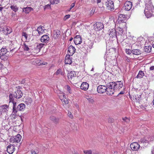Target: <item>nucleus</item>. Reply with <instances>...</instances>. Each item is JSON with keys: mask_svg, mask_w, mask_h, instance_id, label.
<instances>
[{"mask_svg": "<svg viewBox=\"0 0 154 154\" xmlns=\"http://www.w3.org/2000/svg\"><path fill=\"white\" fill-rule=\"evenodd\" d=\"M144 13L146 17L149 18L154 15V7L151 0H146Z\"/></svg>", "mask_w": 154, "mask_h": 154, "instance_id": "1", "label": "nucleus"}, {"mask_svg": "<svg viewBox=\"0 0 154 154\" xmlns=\"http://www.w3.org/2000/svg\"><path fill=\"white\" fill-rule=\"evenodd\" d=\"M109 84V83H108L106 86L100 85L98 86L97 88V92L99 93L102 94L106 91L107 94L109 95L113 94V90L110 88Z\"/></svg>", "mask_w": 154, "mask_h": 154, "instance_id": "2", "label": "nucleus"}, {"mask_svg": "<svg viewBox=\"0 0 154 154\" xmlns=\"http://www.w3.org/2000/svg\"><path fill=\"white\" fill-rule=\"evenodd\" d=\"M109 83L110 88L113 90V94L116 91H119L123 86V82L122 81L110 82Z\"/></svg>", "mask_w": 154, "mask_h": 154, "instance_id": "3", "label": "nucleus"}, {"mask_svg": "<svg viewBox=\"0 0 154 154\" xmlns=\"http://www.w3.org/2000/svg\"><path fill=\"white\" fill-rule=\"evenodd\" d=\"M9 103H12L13 104V110L12 114V116H14V117L16 116V114L17 112V105L16 102L14 101V98L13 97V94H10L9 95Z\"/></svg>", "mask_w": 154, "mask_h": 154, "instance_id": "4", "label": "nucleus"}, {"mask_svg": "<svg viewBox=\"0 0 154 154\" xmlns=\"http://www.w3.org/2000/svg\"><path fill=\"white\" fill-rule=\"evenodd\" d=\"M127 17V15L122 14H119L118 17L117 22L120 24H120H122V27H124L126 26Z\"/></svg>", "mask_w": 154, "mask_h": 154, "instance_id": "5", "label": "nucleus"}, {"mask_svg": "<svg viewBox=\"0 0 154 154\" xmlns=\"http://www.w3.org/2000/svg\"><path fill=\"white\" fill-rule=\"evenodd\" d=\"M7 51L5 47L2 48L0 50V58L4 60H7L8 57V56L5 55V54Z\"/></svg>", "mask_w": 154, "mask_h": 154, "instance_id": "6", "label": "nucleus"}, {"mask_svg": "<svg viewBox=\"0 0 154 154\" xmlns=\"http://www.w3.org/2000/svg\"><path fill=\"white\" fill-rule=\"evenodd\" d=\"M105 5L108 10L112 11L114 9V3L113 1L111 0H107L106 2Z\"/></svg>", "mask_w": 154, "mask_h": 154, "instance_id": "7", "label": "nucleus"}, {"mask_svg": "<svg viewBox=\"0 0 154 154\" xmlns=\"http://www.w3.org/2000/svg\"><path fill=\"white\" fill-rule=\"evenodd\" d=\"M104 26L102 23L97 22L94 25V28L96 31H99L103 28Z\"/></svg>", "mask_w": 154, "mask_h": 154, "instance_id": "8", "label": "nucleus"}, {"mask_svg": "<svg viewBox=\"0 0 154 154\" xmlns=\"http://www.w3.org/2000/svg\"><path fill=\"white\" fill-rule=\"evenodd\" d=\"M8 109V106L4 105L0 107V113L1 115L6 113Z\"/></svg>", "mask_w": 154, "mask_h": 154, "instance_id": "9", "label": "nucleus"}, {"mask_svg": "<svg viewBox=\"0 0 154 154\" xmlns=\"http://www.w3.org/2000/svg\"><path fill=\"white\" fill-rule=\"evenodd\" d=\"M23 94L21 91L20 90L17 89L16 90L13 94L14 98L19 99L22 97Z\"/></svg>", "mask_w": 154, "mask_h": 154, "instance_id": "10", "label": "nucleus"}, {"mask_svg": "<svg viewBox=\"0 0 154 154\" xmlns=\"http://www.w3.org/2000/svg\"><path fill=\"white\" fill-rule=\"evenodd\" d=\"M130 147L133 150L136 151L139 149L140 146L137 143L134 142L131 144Z\"/></svg>", "mask_w": 154, "mask_h": 154, "instance_id": "11", "label": "nucleus"}, {"mask_svg": "<svg viewBox=\"0 0 154 154\" xmlns=\"http://www.w3.org/2000/svg\"><path fill=\"white\" fill-rule=\"evenodd\" d=\"M132 5V2L130 1H127L124 4L125 9L126 11H129L131 8Z\"/></svg>", "mask_w": 154, "mask_h": 154, "instance_id": "12", "label": "nucleus"}, {"mask_svg": "<svg viewBox=\"0 0 154 154\" xmlns=\"http://www.w3.org/2000/svg\"><path fill=\"white\" fill-rule=\"evenodd\" d=\"M109 35L110 36V38H116L117 36L116 31L114 28L109 30Z\"/></svg>", "mask_w": 154, "mask_h": 154, "instance_id": "13", "label": "nucleus"}, {"mask_svg": "<svg viewBox=\"0 0 154 154\" xmlns=\"http://www.w3.org/2000/svg\"><path fill=\"white\" fill-rule=\"evenodd\" d=\"M82 38L79 35H76L74 39V41L76 45L80 44L82 42Z\"/></svg>", "mask_w": 154, "mask_h": 154, "instance_id": "14", "label": "nucleus"}, {"mask_svg": "<svg viewBox=\"0 0 154 154\" xmlns=\"http://www.w3.org/2000/svg\"><path fill=\"white\" fill-rule=\"evenodd\" d=\"M76 76L75 72V71H71L69 72L68 73V78L69 81L72 79H74V78Z\"/></svg>", "mask_w": 154, "mask_h": 154, "instance_id": "15", "label": "nucleus"}, {"mask_svg": "<svg viewBox=\"0 0 154 154\" xmlns=\"http://www.w3.org/2000/svg\"><path fill=\"white\" fill-rule=\"evenodd\" d=\"M15 149L14 146L13 145H8L7 147V151L9 154H12Z\"/></svg>", "mask_w": 154, "mask_h": 154, "instance_id": "16", "label": "nucleus"}, {"mask_svg": "<svg viewBox=\"0 0 154 154\" xmlns=\"http://www.w3.org/2000/svg\"><path fill=\"white\" fill-rule=\"evenodd\" d=\"M75 49L74 47L72 45L70 46L68 48V55L72 56L75 53Z\"/></svg>", "mask_w": 154, "mask_h": 154, "instance_id": "17", "label": "nucleus"}, {"mask_svg": "<svg viewBox=\"0 0 154 154\" xmlns=\"http://www.w3.org/2000/svg\"><path fill=\"white\" fill-rule=\"evenodd\" d=\"M89 85L87 82H83L80 86V88L82 90L86 91L89 88Z\"/></svg>", "mask_w": 154, "mask_h": 154, "instance_id": "18", "label": "nucleus"}, {"mask_svg": "<svg viewBox=\"0 0 154 154\" xmlns=\"http://www.w3.org/2000/svg\"><path fill=\"white\" fill-rule=\"evenodd\" d=\"M49 119L53 123L56 124H57L59 122V118L56 117L53 115H51L50 116Z\"/></svg>", "mask_w": 154, "mask_h": 154, "instance_id": "19", "label": "nucleus"}, {"mask_svg": "<svg viewBox=\"0 0 154 154\" xmlns=\"http://www.w3.org/2000/svg\"><path fill=\"white\" fill-rule=\"evenodd\" d=\"M126 38V36L123 34L117 35L116 38L119 42H122Z\"/></svg>", "mask_w": 154, "mask_h": 154, "instance_id": "20", "label": "nucleus"}, {"mask_svg": "<svg viewBox=\"0 0 154 154\" xmlns=\"http://www.w3.org/2000/svg\"><path fill=\"white\" fill-rule=\"evenodd\" d=\"M49 40L48 36L47 35H43L41 38V41L42 42H46Z\"/></svg>", "mask_w": 154, "mask_h": 154, "instance_id": "21", "label": "nucleus"}, {"mask_svg": "<svg viewBox=\"0 0 154 154\" xmlns=\"http://www.w3.org/2000/svg\"><path fill=\"white\" fill-rule=\"evenodd\" d=\"M21 136L19 134H18L16 136L14 137L13 142H16L18 143L19 142L21 139Z\"/></svg>", "mask_w": 154, "mask_h": 154, "instance_id": "22", "label": "nucleus"}, {"mask_svg": "<svg viewBox=\"0 0 154 154\" xmlns=\"http://www.w3.org/2000/svg\"><path fill=\"white\" fill-rule=\"evenodd\" d=\"M3 31L5 34L7 35L10 34L12 32V29L10 27H7L6 28H4Z\"/></svg>", "mask_w": 154, "mask_h": 154, "instance_id": "23", "label": "nucleus"}, {"mask_svg": "<svg viewBox=\"0 0 154 154\" xmlns=\"http://www.w3.org/2000/svg\"><path fill=\"white\" fill-rule=\"evenodd\" d=\"M25 108V105L24 103H21L19 104L17 107V112L18 111L23 110Z\"/></svg>", "mask_w": 154, "mask_h": 154, "instance_id": "24", "label": "nucleus"}, {"mask_svg": "<svg viewBox=\"0 0 154 154\" xmlns=\"http://www.w3.org/2000/svg\"><path fill=\"white\" fill-rule=\"evenodd\" d=\"M70 55H67L65 60V63L66 64H71L72 63V61L70 58Z\"/></svg>", "mask_w": 154, "mask_h": 154, "instance_id": "25", "label": "nucleus"}, {"mask_svg": "<svg viewBox=\"0 0 154 154\" xmlns=\"http://www.w3.org/2000/svg\"><path fill=\"white\" fill-rule=\"evenodd\" d=\"M44 27L40 26L38 27L36 31L35 30L32 32V33H33L34 32H36L37 31L39 35L42 33V32L44 31Z\"/></svg>", "mask_w": 154, "mask_h": 154, "instance_id": "26", "label": "nucleus"}, {"mask_svg": "<svg viewBox=\"0 0 154 154\" xmlns=\"http://www.w3.org/2000/svg\"><path fill=\"white\" fill-rule=\"evenodd\" d=\"M33 10V8L30 7H26L23 9V11L26 14L28 13L29 12Z\"/></svg>", "mask_w": 154, "mask_h": 154, "instance_id": "27", "label": "nucleus"}, {"mask_svg": "<svg viewBox=\"0 0 154 154\" xmlns=\"http://www.w3.org/2000/svg\"><path fill=\"white\" fill-rule=\"evenodd\" d=\"M146 143H149V142L154 140V136H149V137H146Z\"/></svg>", "mask_w": 154, "mask_h": 154, "instance_id": "28", "label": "nucleus"}, {"mask_svg": "<svg viewBox=\"0 0 154 154\" xmlns=\"http://www.w3.org/2000/svg\"><path fill=\"white\" fill-rule=\"evenodd\" d=\"M84 152L86 154H98V152H96L95 151H93V152L91 150H84Z\"/></svg>", "mask_w": 154, "mask_h": 154, "instance_id": "29", "label": "nucleus"}, {"mask_svg": "<svg viewBox=\"0 0 154 154\" xmlns=\"http://www.w3.org/2000/svg\"><path fill=\"white\" fill-rule=\"evenodd\" d=\"M60 35V32L59 30H57L54 32V37L55 38L59 37Z\"/></svg>", "mask_w": 154, "mask_h": 154, "instance_id": "30", "label": "nucleus"}, {"mask_svg": "<svg viewBox=\"0 0 154 154\" xmlns=\"http://www.w3.org/2000/svg\"><path fill=\"white\" fill-rule=\"evenodd\" d=\"M144 75V73L143 71L141 70H140L136 78H137L140 79L143 77Z\"/></svg>", "mask_w": 154, "mask_h": 154, "instance_id": "31", "label": "nucleus"}, {"mask_svg": "<svg viewBox=\"0 0 154 154\" xmlns=\"http://www.w3.org/2000/svg\"><path fill=\"white\" fill-rule=\"evenodd\" d=\"M132 53L133 54L138 55L141 54V51L139 49H134L132 50Z\"/></svg>", "mask_w": 154, "mask_h": 154, "instance_id": "32", "label": "nucleus"}, {"mask_svg": "<svg viewBox=\"0 0 154 154\" xmlns=\"http://www.w3.org/2000/svg\"><path fill=\"white\" fill-rule=\"evenodd\" d=\"M152 47L151 46H145L144 48V51L147 53H150L151 51Z\"/></svg>", "mask_w": 154, "mask_h": 154, "instance_id": "33", "label": "nucleus"}, {"mask_svg": "<svg viewBox=\"0 0 154 154\" xmlns=\"http://www.w3.org/2000/svg\"><path fill=\"white\" fill-rule=\"evenodd\" d=\"M25 102L27 105H30L32 102V100L30 97H27Z\"/></svg>", "mask_w": 154, "mask_h": 154, "instance_id": "34", "label": "nucleus"}, {"mask_svg": "<svg viewBox=\"0 0 154 154\" xmlns=\"http://www.w3.org/2000/svg\"><path fill=\"white\" fill-rule=\"evenodd\" d=\"M11 9L15 12H17L18 10V7H17L16 5H13L11 6Z\"/></svg>", "mask_w": 154, "mask_h": 154, "instance_id": "35", "label": "nucleus"}, {"mask_svg": "<svg viewBox=\"0 0 154 154\" xmlns=\"http://www.w3.org/2000/svg\"><path fill=\"white\" fill-rule=\"evenodd\" d=\"M34 61L37 64H38V65H45L47 63L46 62L43 63L42 61L38 60H35Z\"/></svg>", "mask_w": 154, "mask_h": 154, "instance_id": "36", "label": "nucleus"}, {"mask_svg": "<svg viewBox=\"0 0 154 154\" xmlns=\"http://www.w3.org/2000/svg\"><path fill=\"white\" fill-rule=\"evenodd\" d=\"M45 45V44L44 43H40L37 45L36 46V49L37 50L38 49L40 50Z\"/></svg>", "mask_w": 154, "mask_h": 154, "instance_id": "37", "label": "nucleus"}, {"mask_svg": "<svg viewBox=\"0 0 154 154\" xmlns=\"http://www.w3.org/2000/svg\"><path fill=\"white\" fill-rule=\"evenodd\" d=\"M141 95L140 94H137L135 96V99L137 102H139L141 99Z\"/></svg>", "mask_w": 154, "mask_h": 154, "instance_id": "38", "label": "nucleus"}, {"mask_svg": "<svg viewBox=\"0 0 154 154\" xmlns=\"http://www.w3.org/2000/svg\"><path fill=\"white\" fill-rule=\"evenodd\" d=\"M61 70L60 69H58L56 72L54 73L55 75H57L59 74H60L62 75H63V72L61 71Z\"/></svg>", "mask_w": 154, "mask_h": 154, "instance_id": "39", "label": "nucleus"}, {"mask_svg": "<svg viewBox=\"0 0 154 154\" xmlns=\"http://www.w3.org/2000/svg\"><path fill=\"white\" fill-rule=\"evenodd\" d=\"M50 2L52 4H57L59 3V1L58 0H51Z\"/></svg>", "mask_w": 154, "mask_h": 154, "instance_id": "40", "label": "nucleus"}, {"mask_svg": "<svg viewBox=\"0 0 154 154\" xmlns=\"http://www.w3.org/2000/svg\"><path fill=\"white\" fill-rule=\"evenodd\" d=\"M61 100L62 101L63 104H67L69 102L66 99H61Z\"/></svg>", "mask_w": 154, "mask_h": 154, "instance_id": "41", "label": "nucleus"}, {"mask_svg": "<svg viewBox=\"0 0 154 154\" xmlns=\"http://www.w3.org/2000/svg\"><path fill=\"white\" fill-rule=\"evenodd\" d=\"M122 120L125 122H126L127 123H128L130 121V119L126 117L124 118H123Z\"/></svg>", "mask_w": 154, "mask_h": 154, "instance_id": "42", "label": "nucleus"}, {"mask_svg": "<svg viewBox=\"0 0 154 154\" xmlns=\"http://www.w3.org/2000/svg\"><path fill=\"white\" fill-rule=\"evenodd\" d=\"M24 47V50L26 51H29V48L28 47V46L27 45H26V44L25 43L23 45Z\"/></svg>", "mask_w": 154, "mask_h": 154, "instance_id": "43", "label": "nucleus"}, {"mask_svg": "<svg viewBox=\"0 0 154 154\" xmlns=\"http://www.w3.org/2000/svg\"><path fill=\"white\" fill-rule=\"evenodd\" d=\"M22 36H24L26 40L28 36V35L25 32H23L22 33Z\"/></svg>", "mask_w": 154, "mask_h": 154, "instance_id": "44", "label": "nucleus"}, {"mask_svg": "<svg viewBox=\"0 0 154 154\" xmlns=\"http://www.w3.org/2000/svg\"><path fill=\"white\" fill-rule=\"evenodd\" d=\"M67 115L70 118L72 119L73 118V116L71 112H68Z\"/></svg>", "mask_w": 154, "mask_h": 154, "instance_id": "45", "label": "nucleus"}, {"mask_svg": "<svg viewBox=\"0 0 154 154\" xmlns=\"http://www.w3.org/2000/svg\"><path fill=\"white\" fill-rule=\"evenodd\" d=\"M126 53L128 54H130L131 53H132V51H131V50L126 49L125 50Z\"/></svg>", "mask_w": 154, "mask_h": 154, "instance_id": "46", "label": "nucleus"}, {"mask_svg": "<svg viewBox=\"0 0 154 154\" xmlns=\"http://www.w3.org/2000/svg\"><path fill=\"white\" fill-rule=\"evenodd\" d=\"M146 137L143 138V139H140V142L141 143H146Z\"/></svg>", "mask_w": 154, "mask_h": 154, "instance_id": "47", "label": "nucleus"}, {"mask_svg": "<svg viewBox=\"0 0 154 154\" xmlns=\"http://www.w3.org/2000/svg\"><path fill=\"white\" fill-rule=\"evenodd\" d=\"M67 87V90L68 91H69V93H71V88H70V87H69V85H67L66 86Z\"/></svg>", "mask_w": 154, "mask_h": 154, "instance_id": "48", "label": "nucleus"}, {"mask_svg": "<svg viewBox=\"0 0 154 154\" xmlns=\"http://www.w3.org/2000/svg\"><path fill=\"white\" fill-rule=\"evenodd\" d=\"M70 17V15L69 14H68V15H66L65 17H64V20H66L68 18H69Z\"/></svg>", "mask_w": 154, "mask_h": 154, "instance_id": "49", "label": "nucleus"}, {"mask_svg": "<svg viewBox=\"0 0 154 154\" xmlns=\"http://www.w3.org/2000/svg\"><path fill=\"white\" fill-rule=\"evenodd\" d=\"M95 10L94 8H93L91 11L90 12V15H92L94 12Z\"/></svg>", "mask_w": 154, "mask_h": 154, "instance_id": "50", "label": "nucleus"}, {"mask_svg": "<svg viewBox=\"0 0 154 154\" xmlns=\"http://www.w3.org/2000/svg\"><path fill=\"white\" fill-rule=\"evenodd\" d=\"M90 45H88V46H89V48H92V46L93 45V44L92 42H91V41H90Z\"/></svg>", "mask_w": 154, "mask_h": 154, "instance_id": "51", "label": "nucleus"}, {"mask_svg": "<svg viewBox=\"0 0 154 154\" xmlns=\"http://www.w3.org/2000/svg\"><path fill=\"white\" fill-rule=\"evenodd\" d=\"M87 99L89 101V102H94V100H93V99L92 98H87Z\"/></svg>", "mask_w": 154, "mask_h": 154, "instance_id": "52", "label": "nucleus"}, {"mask_svg": "<svg viewBox=\"0 0 154 154\" xmlns=\"http://www.w3.org/2000/svg\"><path fill=\"white\" fill-rule=\"evenodd\" d=\"M75 3H72L71 5L70 6V8L71 9H72L75 6Z\"/></svg>", "mask_w": 154, "mask_h": 154, "instance_id": "53", "label": "nucleus"}, {"mask_svg": "<svg viewBox=\"0 0 154 154\" xmlns=\"http://www.w3.org/2000/svg\"><path fill=\"white\" fill-rule=\"evenodd\" d=\"M31 152L32 154H36L37 153L36 152L33 150H32L31 151Z\"/></svg>", "mask_w": 154, "mask_h": 154, "instance_id": "54", "label": "nucleus"}, {"mask_svg": "<svg viewBox=\"0 0 154 154\" xmlns=\"http://www.w3.org/2000/svg\"><path fill=\"white\" fill-rule=\"evenodd\" d=\"M149 69L150 70H154V66H151L150 67Z\"/></svg>", "mask_w": 154, "mask_h": 154, "instance_id": "55", "label": "nucleus"}, {"mask_svg": "<svg viewBox=\"0 0 154 154\" xmlns=\"http://www.w3.org/2000/svg\"><path fill=\"white\" fill-rule=\"evenodd\" d=\"M125 93V92L124 91H121L119 94H119H124Z\"/></svg>", "mask_w": 154, "mask_h": 154, "instance_id": "56", "label": "nucleus"}, {"mask_svg": "<svg viewBox=\"0 0 154 154\" xmlns=\"http://www.w3.org/2000/svg\"><path fill=\"white\" fill-rule=\"evenodd\" d=\"M151 153L152 154H154V146L151 150Z\"/></svg>", "mask_w": 154, "mask_h": 154, "instance_id": "57", "label": "nucleus"}, {"mask_svg": "<svg viewBox=\"0 0 154 154\" xmlns=\"http://www.w3.org/2000/svg\"><path fill=\"white\" fill-rule=\"evenodd\" d=\"M3 66V65L2 63H0V69H1L2 67Z\"/></svg>", "mask_w": 154, "mask_h": 154, "instance_id": "58", "label": "nucleus"}, {"mask_svg": "<svg viewBox=\"0 0 154 154\" xmlns=\"http://www.w3.org/2000/svg\"><path fill=\"white\" fill-rule=\"evenodd\" d=\"M49 6H50V5H49L48 4V5H45V8H47L48 7H49Z\"/></svg>", "mask_w": 154, "mask_h": 154, "instance_id": "59", "label": "nucleus"}, {"mask_svg": "<svg viewBox=\"0 0 154 154\" xmlns=\"http://www.w3.org/2000/svg\"><path fill=\"white\" fill-rule=\"evenodd\" d=\"M63 97L64 98H65L64 99H66V96L64 94H63Z\"/></svg>", "mask_w": 154, "mask_h": 154, "instance_id": "60", "label": "nucleus"}, {"mask_svg": "<svg viewBox=\"0 0 154 154\" xmlns=\"http://www.w3.org/2000/svg\"><path fill=\"white\" fill-rule=\"evenodd\" d=\"M101 2V0H97V3H100Z\"/></svg>", "mask_w": 154, "mask_h": 154, "instance_id": "61", "label": "nucleus"}, {"mask_svg": "<svg viewBox=\"0 0 154 154\" xmlns=\"http://www.w3.org/2000/svg\"><path fill=\"white\" fill-rule=\"evenodd\" d=\"M119 31H122V32H123V31H122V28H119Z\"/></svg>", "mask_w": 154, "mask_h": 154, "instance_id": "62", "label": "nucleus"}, {"mask_svg": "<svg viewBox=\"0 0 154 154\" xmlns=\"http://www.w3.org/2000/svg\"><path fill=\"white\" fill-rule=\"evenodd\" d=\"M73 39V38L71 37V38H70L69 39V41H72Z\"/></svg>", "mask_w": 154, "mask_h": 154, "instance_id": "63", "label": "nucleus"}, {"mask_svg": "<svg viewBox=\"0 0 154 154\" xmlns=\"http://www.w3.org/2000/svg\"><path fill=\"white\" fill-rule=\"evenodd\" d=\"M3 9V8L0 7V11H2Z\"/></svg>", "mask_w": 154, "mask_h": 154, "instance_id": "64", "label": "nucleus"}]
</instances>
